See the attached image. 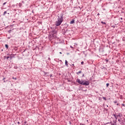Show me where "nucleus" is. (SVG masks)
<instances>
[{"label":"nucleus","instance_id":"nucleus-1","mask_svg":"<svg viewBox=\"0 0 125 125\" xmlns=\"http://www.w3.org/2000/svg\"><path fill=\"white\" fill-rule=\"evenodd\" d=\"M64 19V16L63 14H61L59 16H58V21H57L55 22V25L57 26H60L63 22V20Z\"/></svg>","mask_w":125,"mask_h":125},{"label":"nucleus","instance_id":"nucleus-2","mask_svg":"<svg viewBox=\"0 0 125 125\" xmlns=\"http://www.w3.org/2000/svg\"><path fill=\"white\" fill-rule=\"evenodd\" d=\"M77 83H80V84H82V85H89V82L86 81H83L82 80L81 81L80 79H78L76 81Z\"/></svg>","mask_w":125,"mask_h":125},{"label":"nucleus","instance_id":"nucleus-3","mask_svg":"<svg viewBox=\"0 0 125 125\" xmlns=\"http://www.w3.org/2000/svg\"><path fill=\"white\" fill-rule=\"evenodd\" d=\"M54 37H55V31L52 30V31L50 32L49 37V39L51 40H53Z\"/></svg>","mask_w":125,"mask_h":125},{"label":"nucleus","instance_id":"nucleus-4","mask_svg":"<svg viewBox=\"0 0 125 125\" xmlns=\"http://www.w3.org/2000/svg\"><path fill=\"white\" fill-rule=\"evenodd\" d=\"M54 60L55 61H56V62H57L58 63H59L60 62V60H59V59H55Z\"/></svg>","mask_w":125,"mask_h":125},{"label":"nucleus","instance_id":"nucleus-5","mask_svg":"<svg viewBox=\"0 0 125 125\" xmlns=\"http://www.w3.org/2000/svg\"><path fill=\"white\" fill-rule=\"evenodd\" d=\"M5 14H9V13H7V11H6L3 13V16H5Z\"/></svg>","mask_w":125,"mask_h":125},{"label":"nucleus","instance_id":"nucleus-6","mask_svg":"<svg viewBox=\"0 0 125 125\" xmlns=\"http://www.w3.org/2000/svg\"><path fill=\"white\" fill-rule=\"evenodd\" d=\"M113 117L115 118V120H117L118 119V115L116 114H113Z\"/></svg>","mask_w":125,"mask_h":125},{"label":"nucleus","instance_id":"nucleus-7","mask_svg":"<svg viewBox=\"0 0 125 125\" xmlns=\"http://www.w3.org/2000/svg\"><path fill=\"white\" fill-rule=\"evenodd\" d=\"M122 114L121 113H117V118H121Z\"/></svg>","mask_w":125,"mask_h":125},{"label":"nucleus","instance_id":"nucleus-8","mask_svg":"<svg viewBox=\"0 0 125 125\" xmlns=\"http://www.w3.org/2000/svg\"><path fill=\"white\" fill-rule=\"evenodd\" d=\"M74 23H75L74 20H73L72 21H70V24H74Z\"/></svg>","mask_w":125,"mask_h":125},{"label":"nucleus","instance_id":"nucleus-9","mask_svg":"<svg viewBox=\"0 0 125 125\" xmlns=\"http://www.w3.org/2000/svg\"><path fill=\"white\" fill-rule=\"evenodd\" d=\"M65 66H67V67H68V61H67V60L65 61Z\"/></svg>","mask_w":125,"mask_h":125},{"label":"nucleus","instance_id":"nucleus-10","mask_svg":"<svg viewBox=\"0 0 125 125\" xmlns=\"http://www.w3.org/2000/svg\"><path fill=\"white\" fill-rule=\"evenodd\" d=\"M10 57L9 58L10 59V60H11V59H12V58H13V57H12V54H10Z\"/></svg>","mask_w":125,"mask_h":125},{"label":"nucleus","instance_id":"nucleus-11","mask_svg":"<svg viewBox=\"0 0 125 125\" xmlns=\"http://www.w3.org/2000/svg\"><path fill=\"white\" fill-rule=\"evenodd\" d=\"M113 123L115 124V125H117V119H115V120H113Z\"/></svg>","mask_w":125,"mask_h":125},{"label":"nucleus","instance_id":"nucleus-12","mask_svg":"<svg viewBox=\"0 0 125 125\" xmlns=\"http://www.w3.org/2000/svg\"><path fill=\"white\" fill-rule=\"evenodd\" d=\"M77 75H79V74H82V71H80L78 72H76Z\"/></svg>","mask_w":125,"mask_h":125},{"label":"nucleus","instance_id":"nucleus-13","mask_svg":"<svg viewBox=\"0 0 125 125\" xmlns=\"http://www.w3.org/2000/svg\"><path fill=\"white\" fill-rule=\"evenodd\" d=\"M19 6L20 7H21L22 6V3H19Z\"/></svg>","mask_w":125,"mask_h":125},{"label":"nucleus","instance_id":"nucleus-14","mask_svg":"<svg viewBox=\"0 0 125 125\" xmlns=\"http://www.w3.org/2000/svg\"><path fill=\"white\" fill-rule=\"evenodd\" d=\"M5 46L6 48H7V49H8V45L5 44Z\"/></svg>","mask_w":125,"mask_h":125},{"label":"nucleus","instance_id":"nucleus-15","mask_svg":"<svg viewBox=\"0 0 125 125\" xmlns=\"http://www.w3.org/2000/svg\"><path fill=\"white\" fill-rule=\"evenodd\" d=\"M101 23L103 24L104 25H106V22H105L101 21Z\"/></svg>","mask_w":125,"mask_h":125},{"label":"nucleus","instance_id":"nucleus-16","mask_svg":"<svg viewBox=\"0 0 125 125\" xmlns=\"http://www.w3.org/2000/svg\"><path fill=\"white\" fill-rule=\"evenodd\" d=\"M4 58H5L6 59H8V58H9V57L4 56Z\"/></svg>","mask_w":125,"mask_h":125},{"label":"nucleus","instance_id":"nucleus-17","mask_svg":"<svg viewBox=\"0 0 125 125\" xmlns=\"http://www.w3.org/2000/svg\"><path fill=\"white\" fill-rule=\"evenodd\" d=\"M110 84L109 83H107L106 84V87H108V86H109V85Z\"/></svg>","mask_w":125,"mask_h":125},{"label":"nucleus","instance_id":"nucleus-18","mask_svg":"<svg viewBox=\"0 0 125 125\" xmlns=\"http://www.w3.org/2000/svg\"><path fill=\"white\" fill-rule=\"evenodd\" d=\"M12 79H13V80H15V81H16V80H17V78L13 77Z\"/></svg>","mask_w":125,"mask_h":125},{"label":"nucleus","instance_id":"nucleus-19","mask_svg":"<svg viewBox=\"0 0 125 125\" xmlns=\"http://www.w3.org/2000/svg\"><path fill=\"white\" fill-rule=\"evenodd\" d=\"M60 62H61V64H63V62H62V60H60Z\"/></svg>","mask_w":125,"mask_h":125},{"label":"nucleus","instance_id":"nucleus-20","mask_svg":"<svg viewBox=\"0 0 125 125\" xmlns=\"http://www.w3.org/2000/svg\"><path fill=\"white\" fill-rule=\"evenodd\" d=\"M8 32L9 33V34H10V33H11V30H9Z\"/></svg>","mask_w":125,"mask_h":125},{"label":"nucleus","instance_id":"nucleus-21","mask_svg":"<svg viewBox=\"0 0 125 125\" xmlns=\"http://www.w3.org/2000/svg\"><path fill=\"white\" fill-rule=\"evenodd\" d=\"M5 4H6V2H5L4 3H3V5H5Z\"/></svg>","mask_w":125,"mask_h":125},{"label":"nucleus","instance_id":"nucleus-22","mask_svg":"<svg viewBox=\"0 0 125 125\" xmlns=\"http://www.w3.org/2000/svg\"><path fill=\"white\" fill-rule=\"evenodd\" d=\"M103 98L104 99V100H106V98H105V97H103Z\"/></svg>","mask_w":125,"mask_h":125},{"label":"nucleus","instance_id":"nucleus-23","mask_svg":"<svg viewBox=\"0 0 125 125\" xmlns=\"http://www.w3.org/2000/svg\"><path fill=\"white\" fill-rule=\"evenodd\" d=\"M81 64H82V65H83V62H81Z\"/></svg>","mask_w":125,"mask_h":125},{"label":"nucleus","instance_id":"nucleus-24","mask_svg":"<svg viewBox=\"0 0 125 125\" xmlns=\"http://www.w3.org/2000/svg\"><path fill=\"white\" fill-rule=\"evenodd\" d=\"M70 47H71V48H75V47H72V46H70Z\"/></svg>","mask_w":125,"mask_h":125},{"label":"nucleus","instance_id":"nucleus-25","mask_svg":"<svg viewBox=\"0 0 125 125\" xmlns=\"http://www.w3.org/2000/svg\"><path fill=\"white\" fill-rule=\"evenodd\" d=\"M122 106H125V104H122Z\"/></svg>","mask_w":125,"mask_h":125},{"label":"nucleus","instance_id":"nucleus-26","mask_svg":"<svg viewBox=\"0 0 125 125\" xmlns=\"http://www.w3.org/2000/svg\"><path fill=\"white\" fill-rule=\"evenodd\" d=\"M50 77L51 78L52 77V74H50Z\"/></svg>","mask_w":125,"mask_h":125},{"label":"nucleus","instance_id":"nucleus-27","mask_svg":"<svg viewBox=\"0 0 125 125\" xmlns=\"http://www.w3.org/2000/svg\"><path fill=\"white\" fill-rule=\"evenodd\" d=\"M2 80L3 81H4V80H5V78H3Z\"/></svg>","mask_w":125,"mask_h":125},{"label":"nucleus","instance_id":"nucleus-28","mask_svg":"<svg viewBox=\"0 0 125 125\" xmlns=\"http://www.w3.org/2000/svg\"><path fill=\"white\" fill-rule=\"evenodd\" d=\"M118 122H121V119H118Z\"/></svg>","mask_w":125,"mask_h":125},{"label":"nucleus","instance_id":"nucleus-29","mask_svg":"<svg viewBox=\"0 0 125 125\" xmlns=\"http://www.w3.org/2000/svg\"><path fill=\"white\" fill-rule=\"evenodd\" d=\"M3 82L4 83H6V81L5 80H4Z\"/></svg>","mask_w":125,"mask_h":125},{"label":"nucleus","instance_id":"nucleus-30","mask_svg":"<svg viewBox=\"0 0 125 125\" xmlns=\"http://www.w3.org/2000/svg\"><path fill=\"white\" fill-rule=\"evenodd\" d=\"M99 15H100V14L99 13H98V14H97V16H99Z\"/></svg>","mask_w":125,"mask_h":125},{"label":"nucleus","instance_id":"nucleus-31","mask_svg":"<svg viewBox=\"0 0 125 125\" xmlns=\"http://www.w3.org/2000/svg\"><path fill=\"white\" fill-rule=\"evenodd\" d=\"M114 103H117V101H114Z\"/></svg>","mask_w":125,"mask_h":125},{"label":"nucleus","instance_id":"nucleus-32","mask_svg":"<svg viewBox=\"0 0 125 125\" xmlns=\"http://www.w3.org/2000/svg\"><path fill=\"white\" fill-rule=\"evenodd\" d=\"M60 54H62V52H60Z\"/></svg>","mask_w":125,"mask_h":125},{"label":"nucleus","instance_id":"nucleus-33","mask_svg":"<svg viewBox=\"0 0 125 125\" xmlns=\"http://www.w3.org/2000/svg\"><path fill=\"white\" fill-rule=\"evenodd\" d=\"M120 19H121V20H123V18H121Z\"/></svg>","mask_w":125,"mask_h":125},{"label":"nucleus","instance_id":"nucleus-34","mask_svg":"<svg viewBox=\"0 0 125 125\" xmlns=\"http://www.w3.org/2000/svg\"><path fill=\"white\" fill-rule=\"evenodd\" d=\"M13 56L12 57H14V55L12 54Z\"/></svg>","mask_w":125,"mask_h":125},{"label":"nucleus","instance_id":"nucleus-35","mask_svg":"<svg viewBox=\"0 0 125 125\" xmlns=\"http://www.w3.org/2000/svg\"><path fill=\"white\" fill-rule=\"evenodd\" d=\"M84 74H83L82 77H84Z\"/></svg>","mask_w":125,"mask_h":125},{"label":"nucleus","instance_id":"nucleus-36","mask_svg":"<svg viewBox=\"0 0 125 125\" xmlns=\"http://www.w3.org/2000/svg\"><path fill=\"white\" fill-rule=\"evenodd\" d=\"M106 62H108V60H106Z\"/></svg>","mask_w":125,"mask_h":125},{"label":"nucleus","instance_id":"nucleus-37","mask_svg":"<svg viewBox=\"0 0 125 125\" xmlns=\"http://www.w3.org/2000/svg\"><path fill=\"white\" fill-rule=\"evenodd\" d=\"M117 106L119 105V104H117Z\"/></svg>","mask_w":125,"mask_h":125},{"label":"nucleus","instance_id":"nucleus-38","mask_svg":"<svg viewBox=\"0 0 125 125\" xmlns=\"http://www.w3.org/2000/svg\"><path fill=\"white\" fill-rule=\"evenodd\" d=\"M18 124H20V122H18Z\"/></svg>","mask_w":125,"mask_h":125},{"label":"nucleus","instance_id":"nucleus-39","mask_svg":"<svg viewBox=\"0 0 125 125\" xmlns=\"http://www.w3.org/2000/svg\"><path fill=\"white\" fill-rule=\"evenodd\" d=\"M82 125H85L83 124H82Z\"/></svg>","mask_w":125,"mask_h":125},{"label":"nucleus","instance_id":"nucleus-40","mask_svg":"<svg viewBox=\"0 0 125 125\" xmlns=\"http://www.w3.org/2000/svg\"><path fill=\"white\" fill-rule=\"evenodd\" d=\"M122 9H123V10H124V8H122Z\"/></svg>","mask_w":125,"mask_h":125},{"label":"nucleus","instance_id":"nucleus-41","mask_svg":"<svg viewBox=\"0 0 125 125\" xmlns=\"http://www.w3.org/2000/svg\"><path fill=\"white\" fill-rule=\"evenodd\" d=\"M49 59H50V58H49Z\"/></svg>","mask_w":125,"mask_h":125},{"label":"nucleus","instance_id":"nucleus-42","mask_svg":"<svg viewBox=\"0 0 125 125\" xmlns=\"http://www.w3.org/2000/svg\"><path fill=\"white\" fill-rule=\"evenodd\" d=\"M68 1H69V0H67Z\"/></svg>","mask_w":125,"mask_h":125}]
</instances>
